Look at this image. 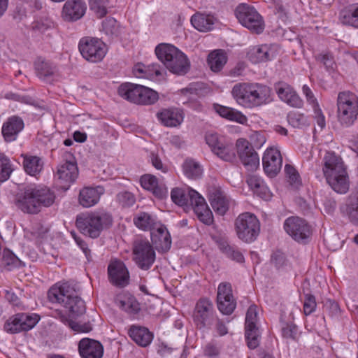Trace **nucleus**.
Instances as JSON below:
<instances>
[{
    "instance_id": "1",
    "label": "nucleus",
    "mask_w": 358,
    "mask_h": 358,
    "mask_svg": "<svg viewBox=\"0 0 358 358\" xmlns=\"http://www.w3.org/2000/svg\"><path fill=\"white\" fill-rule=\"evenodd\" d=\"M48 298L52 303L62 304L73 316L85 313L84 301L78 296L75 285L69 282L56 283L48 292Z\"/></svg>"
},
{
    "instance_id": "2",
    "label": "nucleus",
    "mask_w": 358,
    "mask_h": 358,
    "mask_svg": "<svg viewBox=\"0 0 358 358\" xmlns=\"http://www.w3.org/2000/svg\"><path fill=\"white\" fill-rule=\"evenodd\" d=\"M55 198V192L47 187H27L15 203L24 213L36 214L41 211V207L52 206Z\"/></svg>"
},
{
    "instance_id": "3",
    "label": "nucleus",
    "mask_w": 358,
    "mask_h": 358,
    "mask_svg": "<svg viewBox=\"0 0 358 358\" xmlns=\"http://www.w3.org/2000/svg\"><path fill=\"white\" fill-rule=\"evenodd\" d=\"M172 201L180 206L190 203L194 212L200 222L206 225L213 223V215L208 206L204 198L193 189H189L187 194L182 188L175 187L171 192Z\"/></svg>"
},
{
    "instance_id": "4",
    "label": "nucleus",
    "mask_w": 358,
    "mask_h": 358,
    "mask_svg": "<svg viewBox=\"0 0 358 358\" xmlns=\"http://www.w3.org/2000/svg\"><path fill=\"white\" fill-rule=\"evenodd\" d=\"M113 222L111 214L105 211H96L77 215L76 225L83 235L96 238L103 230L109 229Z\"/></svg>"
},
{
    "instance_id": "5",
    "label": "nucleus",
    "mask_w": 358,
    "mask_h": 358,
    "mask_svg": "<svg viewBox=\"0 0 358 358\" xmlns=\"http://www.w3.org/2000/svg\"><path fill=\"white\" fill-rule=\"evenodd\" d=\"M158 59L170 72L177 75L186 74L190 68L187 56L173 45L161 43L155 48Z\"/></svg>"
},
{
    "instance_id": "6",
    "label": "nucleus",
    "mask_w": 358,
    "mask_h": 358,
    "mask_svg": "<svg viewBox=\"0 0 358 358\" xmlns=\"http://www.w3.org/2000/svg\"><path fill=\"white\" fill-rule=\"evenodd\" d=\"M117 93L124 99L138 105H153L159 100V94L155 90L131 83H122Z\"/></svg>"
},
{
    "instance_id": "7",
    "label": "nucleus",
    "mask_w": 358,
    "mask_h": 358,
    "mask_svg": "<svg viewBox=\"0 0 358 358\" xmlns=\"http://www.w3.org/2000/svg\"><path fill=\"white\" fill-rule=\"evenodd\" d=\"M338 121L343 127L352 126L358 116V98L355 94L340 92L337 99Z\"/></svg>"
},
{
    "instance_id": "8",
    "label": "nucleus",
    "mask_w": 358,
    "mask_h": 358,
    "mask_svg": "<svg viewBox=\"0 0 358 358\" xmlns=\"http://www.w3.org/2000/svg\"><path fill=\"white\" fill-rule=\"evenodd\" d=\"M217 315L212 301L207 297L199 299L194 306L192 320L196 328L203 332L212 329Z\"/></svg>"
},
{
    "instance_id": "9",
    "label": "nucleus",
    "mask_w": 358,
    "mask_h": 358,
    "mask_svg": "<svg viewBox=\"0 0 358 358\" xmlns=\"http://www.w3.org/2000/svg\"><path fill=\"white\" fill-rule=\"evenodd\" d=\"M234 225L238 238L247 243L255 241L260 233V222L251 213L240 214L235 220Z\"/></svg>"
},
{
    "instance_id": "10",
    "label": "nucleus",
    "mask_w": 358,
    "mask_h": 358,
    "mask_svg": "<svg viewBox=\"0 0 358 358\" xmlns=\"http://www.w3.org/2000/svg\"><path fill=\"white\" fill-rule=\"evenodd\" d=\"M156 253L152 245L146 239L134 241L132 248V260L138 268L149 270L155 262Z\"/></svg>"
},
{
    "instance_id": "11",
    "label": "nucleus",
    "mask_w": 358,
    "mask_h": 358,
    "mask_svg": "<svg viewBox=\"0 0 358 358\" xmlns=\"http://www.w3.org/2000/svg\"><path fill=\"white\" fill-rule=\"evenodd\" d=\"M79 51L84 59L92 63L101 62L106 55V45L100 39L83 37L78 43Z\"/></svg>"
},
{
    "instance_id": "12",
    "label": "nucleus",
    "mask_w": 358,
    "mask_h": 358,
    "mask_svg": "<svg viewBox=\"0 0 358 358\" xmlns=\"http://www.w3.org/2000/svg\"><path fill=\"white\" fill-rule=\"evenodd\" d=\"M205 141L211 151L218 157L226 162H233L236 158L234 145L227 142L223 136L215 132H207Z\"/></svg>"
},
{
    "instance_id": "13",
    "label": "nucleus",
    "mask_w": 358,
    "mask_h": 358,
    "mask_svg": "<svg viewBox=\"0 0 358 358\" xmlns=\"http://www.w3.org/2000/svg\"><path fill=\"white\" fill-rule=\"evenodd\" d=\"M283 227L286 233L299 243H307L312 234L311 227L308 223L297 216L287 217L284 222Z\"/></svg>"
},
{
    "instance_id": "14",
    "label": "nucleus",
    "mask_w": 358,
    "mask_h": 358,
    "mask_svg": "<svg viewBox=\"0 0 358 358\" xmlns=\"http://www.w3.org/2000/svg\"><path fill=\"white\" fill-rule=\"evenodd\" d=\"M107 271L108 280L113 285L122 288L129 284V272L122 261L111 260L108 266Z\"/></svg>"
},
{
    "instance_id": "15",
    "label": "nucleus",
    "mask_w": 358,
    "mask_h": 358,
    "mask_svg": "<svg viewBox=\"0 0 358 358\" xmlns=\"http://www.w3.org/2000/svg\"><path fill=\"white\" fill-rule=\"evenodd\" d=\"M236 146L237 153L242 164L250 170L256 169L259 165V157L249 141L238 138Z\"/></svg>"
},
{
    "instance_id": "16",
    "label": "nucleus",
    "mask_w": 358,
    "mask_h": 358,
    "mask_svg": "<svg viewBox=\"0 0 358 358\" xmlns=\"http://www.w3.org/2000/svg\"><path fill=\"white\" fill-rule=\"evenodd\" d=\"M217 305L218 310L224 315H231L236 308V303L232 294L229 282H221L217 287Z\"/></svg>"
},
{
    "instance_id": "17",
    "label": "nucleus",
    "mask_w": 358,
    "mask_h": 358,
    "mask_svg": "<svg viewBox=\"0 0 358 358\" xmlns=\"http://www.w3.org/2000/svg\"><path fill=\"white\" fill-rule=\"evenodd\" d=\"M322 171L325 179L348 173L342 158L333 151L326 152L323 158Z\"/></svg>"
},
{
    "instance_id": "18",
    "label": "nucleus",
    "mask_w": 358,
    "mask_h": 358,
    "mask_svg": "<svg viewBox=\"0 0 358 358\" xmlns=\"http://www.w3.org/2000/svg\"><path fill=\"white\" fill-rule=\"evenodd\" d=\"M274 90L280 99L294 108H302L303 100L288 83L279 81L274 84Z\"/></svg>"
},
{
    "instance_id": "19",
    "label": "nucleus",
    "mask_w": 358,
    "mask_h": 358,
    "mask_svg": "<svg viewBox=\"0 0 358 358\" xmlns=\"http://www.w3.org/2000/svg\"><path fill=\"white\" fill-rule=\"evenodd\" d=\"M263 168L265 173L273 178L280 172L282 159L279 150L273 148L267 149L262 157Z\"/></svg>"
},
{
    "instance_id": "20",
    "label": "nucleus",
    "mask_w": 358,
    "mask_h": 358,
    "mask_svg": "<svg viewBox=\"0 0 358 358\" xmlns=\"http://www.w3.org/2000/svg\"><path fill=\"white\" fill-rule=\"evenodd\" d=\"M78 350L81 358H102L104 348L100 341L83 338L78 342Z\"/></svg>"
},
{
    "instance_id": "21",
    "label": "nucleus",
    "mask_w": 358,
    "mask_h": 358,
    "mask_svg": "<svg viewBox=\"0 0 358 358\" xmlns=\"http://www.w3.org/2000/svg\"><path fill=\"white\" fill-rule=\"evenodd\" d=\"M151 240L158 251L166 252L171 247V237L166 227L159 222L157 226L151 232Z\"/></svg>"
},
{
    "instance_id": "22",
    "label": "nucleus",
    "mask_w": 358,
    "mask_h": 358,
    "mask_svg": "<svg viewBox=\"0 0 358 358\" xmlns=\"http://www.w3.org/2000/svg\"><path fill=\"white\" fill-rule=\"evenodd\" d=\"M24 127V123L20 117L13 115L8 117L3 122L1 128V134L4 141L7 143L15 141Z\"/></svg>"
},
{
    "instance_id": "23",
    "label": "nucleus",
    "mask_w": 358,
    "mask_h": 358,
    "mask_svg": "<svg viewBox=\"0 0 358 358\" xmlns=\"http://www.w3.org/2000/svg\"><path fill=\"white\" fill-rule=\"evenodd\" d=\"M86 9L83 0H68L63 6L62 16L66 21H77L85 15Z\"/></svg>"
},
{
    "instance_id": "24",
    "label": "nucleus",
    "mask_w": 358,
    "mask_h": 358,
    "mask_svg": "<svg viewBox=\"0 0 358 358\" xmlns=\"http://www.w3.org/2000/svg\"><path fill=\"white\" fill-rule=\"evenodd\" d=\"M57 175L62 189H69L78 176V170L76 163L66 161L58 167Z\"/></svg>"
},
{
    "instance_id": "25",
    "label": "nucleus",
    "mask_w": 358,
    "mask_h": 358,
    "mask_svg": "<svg viewBox=\"0 0 358 358\" xmlns=\"http://www.w3.org/2000/svg\"><path fill=\"white\" fill-rule=\"evenodd\" d=\"M341 212L350 223L358 226V183L355 189L348 196L345 203L341 207Z\"/></svg>"
},
{
    "instance_id": "26",
    "label": "nucleus",
    "mask_w": 358,
    "mask_h": 358,
    "mask_svg": "<svg viewBox=\"0 0 358 358\" xmlns=\"http://www.w3.org/2000/svg\"><path fill=\"white\" fill-rule=\"evenodd\" d=\"M156 115L161 124L167 127H178L184 119L182 110L176 108L162 109Z\"/></svg>"
},
{
    "instance_id": "27",
    "label": "nucleus",
    "mask_w": 358,
    "mask_h": 358,
    "mask_svg": "<svg viewBox=\"0 0 358 358\" xmlns=\"http://www.w3.org/2000/svg\"><path fill=\"white\" fill-rule=\"evenodd\" d=\"M254 85L255 84L243 83L236 84L233 87L232 96L239 105L245 108H250Z\"/></svg>"
},
{
    "instance_id": "28",
    "label": "nucleus",
    "mask_w": 358,
    "mask_h": 358,
    "mask_svg": "<svg viewBox=\"0 0 358 358\" xmlns=\"http://www.w3.org/2000/svg\"><path fill=\"white\" fill-rule=\"evenodd\" d=\"M141 187L150 191L152 194L159 199H164L168 196L167 188L162 184H159L158 179L152 175L145 174L141 177Z\"/></svg>"
},
{
    "instance_id": "29",
    "label": "nucleus",
    "mask_w": 358,
    "mask_h": 358,
    "mask_svg": "<svg viewBox=\"0 0 358 358\" xmlns=\"http://www.w3.org/2000/svg\"><path fill=\"white\" fill-rule=\"evenodd\" d=\"M275 57V53L273 47L266 44L254 46L248 52V57L253 64L265 62Z\"/></svg>"
},
{
    "instance_id": "30",
    "label": "nucleus",
    "mask_w": 358,
    "mask_h": 358,
    "mask_svg": "<svg viewBox=\"0 0 358 358\" xmlns=\"http://www.w3.org/2000/svg\"><path fill=\"white\" fill-rule=\"evenodd\" d=\"M235 15L239 22H262L263 19L258 11L247 3H241L235 9Z\"/></svg>"
},
{
    "instance_id": "31",
    "label": "nucleus",
    "mask_w": 358,
    "mask_h": 358,
    "mask_svg": "<svg viewBox=\"0 0 358 358\" xmlns=\"http://www.w3.org/2000/svg\"><path fill=\"white\" fill-rule=\"evenodd\" d=\"M162 66L157 63L145 65L138 63L135 65L133 72L136 77L153 80L162 75Z\"/></svg>"
},
{
    "instance_id": "32",
    "label": "nucleus",
    "mask_w": 358,
    "mask_h": 358,
    "mask_svg": "<svg viewBox=\"0 0 358 358\" xmlns=\"http://www.w3.org/2000/svg\"><path fill=\"white\" fill-rule=\"evenodd\" d=\"M129 335L137 345L141 347L149 345L153 338V335L148 329L135 325L130 327Z\"/></svg>"
},
{
    "instance_id": "33",
    "label": "nucleus",
    "mask_w": 358,
    "mask_h": 358,
    "mask_svg": "<svg viewBox=\"0 0 358 358\" xmlns=\"http://www.w3.org/2000/svg\"><path fill=\"white\" fill-rule=\"evenodd\" d=\"M328 185L338 194H345L350 189V179L348 173L339 174V176L326 179Z\"/></svg>"
},
{
    "instance_id": "34",
    "label": "nucleus",
    "mask_w": 358,
    "mask_h": 358,
    "mask_svg": "<svg viewBox=\"0 0 358 358\" xmlns=\"http://www.w3.org/2000/svg\"><path fill=\"white\" fill-rule=\"evenodd\" d=\"M271 95L270 88L266 85L255 84L250 108L260 106L268 102Z\"/></svg>"
},
{
    "instance_id": "35",
    "label": "nucleus",
    "mask_w": 358,
    "mask_h": 358,
    "mask_svg": "<svg viewBox=\"0 0 358 358\" xmlns=\"http://www.w3.org/2000/svg\"><path fill=\"white\" fill-rule=\"evenodd\" d=\"M217 245L220 250L229 259L238 263L245 262L242 252L235 245H230L227 241L220 238L217 241Z\"/></svg>"
},
{
    "instance_id": "36",
    "label": "nucleus",
    "mask_w": 358,
    "mask_h": 358,
    "mask_svg": "<svg viewBox=\"0 0 358 358\" xmlns=\"http://www.w3.org/2000/svg\"><path fill=\"white\" fill-rule=\"evenodd\" d=\"M215 108L216 112L221 117L228 120L234 121L242 124H245L248 121V118L245 115L234 108L219 104L216 105Z\"/></svg>"
},
{
    "instance_id": "37",
    "label": "nucleus",
    "mask_w": 358,
    "mask_h": 358,
    "mask_svg": "<svg viewBox=\"0 0 358 358\" xmlns=\"http://www.w3.org/2000/svg\"><path fill=\"white\" fill-rule=\"evenodd\" d=\"M209 200L213 209L217 214L224 215L229 210V201L220 191L213 192L210 196Z\"/></svg>"
},
{
    "instance_id": "38",
    "label": "nucleus",
    "mask_w": 358,
    "mask_h": 358,
    "mask_svg": "<svg viewBox=\"0 0 358 358\" xmlns=\"http://www.w3.org/2000/svg\"><path fill=\"white\" fill-rule=\"evenodd\" d=\"M101 193L93 187H85L80 192L79 202L85 208H90L98 203Z\"/></svg>"
},
{
    "instance_id": "39",
    "label": "nucleus",
    "mask_w": 358,
    "mask_h": 358,
    "mask_svg": "<svg viewBox=\"0 0 358 358\" xmlns=\"http://www.w3.org/2000/svg\"><path fill=\"white\" fill-rule=\"evenodd\" d=\"M36 75L43 80L52 76L56 71V66L50 62L42 58H38L34 62Z\"/></svg>"
},
{
    "instance_id": "40",
    "label": "nucleus",
    "mask_w": 358,
    "mask_h": 358,
    "mask_svg": "<svg viewBox=\"0 0 358 358\" xmlns=\"http://www.w3.org/2000/svg\"><path fill=\"white\" fill-rule=\"evenodd\" d=\"M227 57L222 50L211 52L208 57V64L213 72L220 71L227 63Z\"/></svg>"
},
{
    "instance_id": "41",
    "label": "nucleus",
    "mask_w": 358,
    "mask_h": 358,
    "mask_svg": "<svg viewBox=\"0 0 358 358\" xmlns=\"http://www.w3.org/2000/svg\"><path fill=\"white\" fill-rule=\"evenodd\" d=\"M134 223L140 229L150 231L155 228L159 223L156 222L155 217L145 212H141L134 217Z\"/></svg>"
},
{
    "instance_id": "42",
    "label": "nucleus",
    "mask_w": 358,
    "mask_h": 358,
    "mask_svg": "<svg viewBox=\"0 0 358 358\" xmlns=\"http://www.w3.org/2000/svg\"><path fill=\"white\" fill-rule=\"evenodd\" d=\"M23 166L24 171L30 176H36L43 169V162L37 156H24Z\"/></svg>"
},
{
    "instance_id": "43",
    "label": "nucleus",
    "mask_w": 358,
    "mask_h": 358,
    "mask_svg": "<svg viewBox=\"0 0 358 358\" xmlns=\"http://www.w3.org/2000/svg\"><path fill=\"white\" fill-rule=\"evenodd\" d=\"M17 317L22 332L32 329L40 320V316L36 313H19Z\"/></svg>"
},
{
    "instance_id": "44",
    "label": "nucleus",
    "mask_w": 358,
    "mask_h": 358,
    "mask_svg": "<svg viewBox=\"0 0 358 358\" xmlns=\"http://www.w3.org/2000/svg\"><path fill=\"white\" fill-rule=\"evenodd\" d=\"M120 304V308L130 315L137 314L141 310L140 303L135 296L129 294L122 296Z\"/></svg>"
},
{
    "instance_id": "45",
    "label": "nucleus",
    "mask_w": 358,
    "mask_h": 358,
    "mask_svg": "<svg viewBox=\"0 0 358 358\" xmlns=\"http://www.w3.org/2000/svg\"><path fill=\"white\" fill-rule=\"evenodd\" d=\"M287 119L289 124L294 128L302 129L310 125L308 117L299 112H289L287 114Z\"/></svg>"
},
{
    "instance_id": "46",
    "label": "nucleus",
    "mask_w": 358,
    "mask_h": 358,
    "mask_svg": "<svg viewBox=\"0 0 358 358\" xmlns=\"http://www.w3.org/2000/svg\"><path fill=\"white\" fill-rule=\"evenodd\" d=\"M245 336L248 347L250 349L257 348L259 345L261 339L259 328L257 327H252L249 326V327H245Z\"/></svg>"
},
{
    "instance_id": "47",
    "label": "nucleus",
    "mask_w": 358,
    "mask_h": 358,
    "mask_svg": "<svg viewBox=\"0 0 358 358\" xmlns=\"http://www.w3.org/2000/svg\"><path fill=\"white\" fill-rule=\"evenodd\" d=\"M185 175L192 179L199 178L202 174L200 165L192 159H187L182 165Z\"/></svg>"
},
{
    "instance_id": "48",
    "label": "nucleus",
    "mask_w": 358,
    "mask_h": 358,
    "mask_svg": "<svg viewBox=\"0 0 358 358\" xmlns=\"http://www.w3.org/2000/svg\"><path fill=\"white\" fill-rule=\"evenodd\" d=\"M2 261L6 266H8L9 270L13 268L24 266V264L22 263L13 251L8 248L3 250Z\"/></svg>"
},
{
    "instance_id": "49",
    "label": "nucleus",
    "mask_w": 358,
    "mask_h": 358,
    "mask_svg": "<svg viewBox=\"0 0 358 358\" xmlns=\"http://www.w3.org/2000/svg\"><path fill=\"white\" fill-rule=\"evenodd\" d=\"M285 172L289 185L294 188H299L302 185L301 178L296 169L290 164H286Z\"/></svg>"
},
{
    "instance_id": "50",
    "label": "nucleus",
    "mask_w": 358,
    "mask_h": 358,
    "mask_svg": "<svg viewBox=\"0 0 358 358\" xmlns=\"http://www.w3.org/2000/svg\"><path fill=\"white\" fill-rule=\"evenodd\" d=\"M13 171L10 159L0 153V182L6 181Z\"/></svg>"
},
{
    "instance_id": "51",
    "label": "nucleus",
    "mask_w": 358,
    "mask_h": 358,
    "mask_svg": "<svg viewBox=\"0 0 358 358\" xmlns=\"http://www.w3.org/2000/svg\"><path fill=\"white\" fill-rule=\"evenodd\" d=\"M108 0H90V10L101 19L107 13L106 5Z\"/></svg>"
},
{
    "instance_id": "52",
    "label": "nucleus",
    "mask_w": 358,
    "mask_h": 358,
    "mask_svg": "<svg viewBox=\"0 0 358 358\" xmlns=\"http://www.w3.org/2000/svg\"><path fill=\"white\" fill-rule=\"evenodd\" d=\"M17 314L10 316L4 323L3 329L7 333L15 334L22 332Z\"/></svg>"
},
{
    "instance_id": "53",
    "label": "nucleus",
    "mask_w": 358,
    "mask_h": 358,
    "mask_svg": "<svg viewBox=\"0 0 358 358\" xmlns=\"http://www.w3.org/2000/svg\"><path fill=\"white\" fill-rule=\"evenodd\" d=\"M117 200L123 208L131 207L136 202L135 196L127 191L118 193L117 195Z\"/></svg>"
},
{
    "instance_id": "54",
    "label": "nucleus",
    "mask_w": 358,
    "mask_h": 358,
    "mask_svg": "<svg viewBox=\"0 0 358 358\" xmlns=\"http://www.w3.org/2000/svg\"><path fill=\"white\" fill-rule=\"evenodd\" d=\"M282 336L287 339L296 340L298 338V327L293 322L285 323L281 329Z\"/></svg>"
},
{
    "instance_id": "55",
    "label": "nucleus",
    "mask_w": 358,
    "mask_h": 358,
    "mask_svg": "<svg viewBox=\"0 0 358 358\" xmlns=\"http://www.w3.org/2000/svg\"><path fill=\"white\" fill-rule=\"evenodd\" d=\"M315 59L317 62L322 63L327 71H333L334 69L336 63L334 56L330 52L320 53L315 56Z\"/></svg>"
},
{
    "instance_id": "56",
    "label": "nucleus",
    "mask_w": 358,
    "mask_h": 358,
    "mask_svg": "<svg viewBox=\"0 0 358 358\" xmlns=\"http://www.w3.org/2000/svg\"><path fill=\"white\" fill-rule=\"evenodd\" d=\"M216 16L210 12H197L190 19V22H214L217 21Z\"/></svg>"
},
{
    "instance_id": "57",
    "label": "nucleus",
    "mask_w": 358,
    "mask_h": 358,
    "mask_svg": "<svg viewBox=\"0 0 358 358\" xmlns=\"http://www.w3.org/2000/svg\"><path fill=\"white\" fill-rule=\"evenodd\" d=\"M257 306L255 305H251L246 313L245 316V327H249V326L252 327H257V322L258 320L257 315Z\"/></svg>"
},
{
    "instance_id": "58",
    "label": "nucleus",
    "mask_w": 358,
    "mask_h": 358,
    "mask_svg": "<svg viewBox=\"0 0 358 358\" xmlns=\"http://www.w3.org/2000/svg\"><path fill=\"white\" fill-rule=\"evenodd\" d=\"M271 263L277 269L283 268L287 264L285 255L280 250L273 252L271 257Z\"/></svg>"
},
{
    "instance_id": "59",
    "label": "nucleus",
    "mask_w": 358,
    "mask_h": 358,
    "mask_svg": "<svg viewBox=\"0 0 358 358\" xmlns=\"http://www.w3.org/2000/svg\"><path fill=\"white\" fill-rule=\"evenodd\" d=\"M266 142V137L262 131H254L250 136L249 143L254 149H259Z\"/></svg>"
},
{
    "instance_id": "60",
    "label": "nucleus",
    "mask_w": 358,
    "mask_h": 358,
    "mask_svg": "<svg viewBox=\"0 0 358 358\" xmlns=\"http://www.w3.org/2000/svg\"><path fill=\"white\" fill-rule=\"evenodd\" d=\"M315 297L311 294H306L303 303V312L306 315L313 313L316 308Z\"/></svg>"
},
{
    "instance_id": "61",
    "label": "nucleus",
    "mask_w": 358,
    "mask_h": 358,
    "mask_svg": "<svg viewBox=\"0 0 358 358\" xmlns=\"http://www.w3.org/2000/svg\"><path fill=\"white\" fill-rule=\"evenodd\" d=\"M102 31L109 37L118 36L121 32V27L119 24H101Z\"/></svg>"
},
{
    "instance_id": "62",
    "label": "nucleus",
    "mask_w": 358,
    "mask_h": 358,
    "mask_svg": "<svg viewBox=\"0 0 358 358\" xmlns=\"http://www.w3.org/2000/svg\"><path fill=\"white\" fill-rule=\"evenodd\" d=\"M69 327L77 333H88L92 330V326L89 322L80 324L73 320L72 322L69 324Z\"/></svg>"
},
{
    "instance_id": "63",
    "label": "nucleus",
    "mask_w": 358,
    "mask_h": 358,
    "mask_svg": "<svg viewBox=\"0 0 358 358\" xmlns=\"http://www.w3.org/2000/svg\"><path fill=\"white\" fill-rule=\"evenodd\" d=\"M324 308L331 316H336L340 313V307L337 302L332 299H327Z\"/></svg>"
},
{
    "instance_id": "64",
    "label": "nucleus",
    "mask_w": 358,
    "mask_h": 358,
    "mask_svg": "<svg viewBox=\"0 0 358 358\" xmlns=\"http://www.w3.org/2000/svg\"><path fill=\"white\" fill-rule=\"evenodd\" d=\"M263 181L264 180L260 177L256 175L250 176L247 179V183L254 194L257 191V189L259 187V185L262 184Z\"/></svg>"
}]
</instances>
